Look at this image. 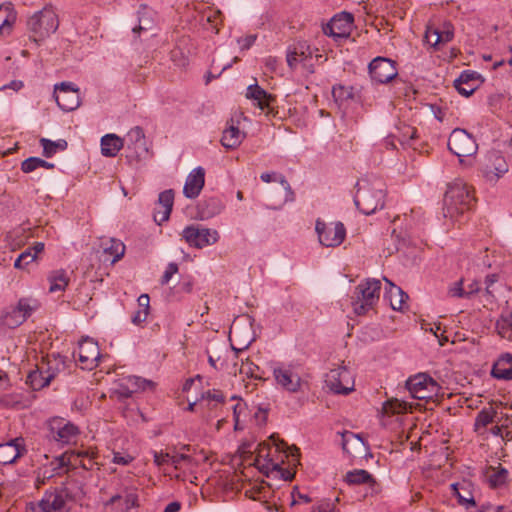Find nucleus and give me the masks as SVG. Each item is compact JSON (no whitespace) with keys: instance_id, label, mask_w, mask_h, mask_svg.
<instances>
[{"instance_id":"1","label":"nucleus","mask_w":512,"mask_h":512,"mask_svg":"<svg viewBox=\"0 0 512 512\" xmlns=\"http://www.w3.org/2000/svg\"><path fill=\"white\" fill-rule=\"evenodd\" d=\"M94 453L87 450H72L55 457L48 467L41 470L44 479L52 478L55 475H61L68 472L70 469H75L78 466L88 470L93 465Z\"/></svg>"},{"instance_id":"2","label":"nucleus","mask_w":512,"mask_h":512,"mask_svg":"<svg viewBox=\"0 0 512 512\" xmlns=\"http://www.w3.org/2000/svg\"><path fill=\"white\" fill-rule=\"evenodd\" d=\"M474 198L471 188L462 180H456L448 186L444 197V216L451 219L470 210Z\"/></svg>"},{"instance_id":"3","label":"nucleus","mask_w":512,"mask_h":512,"mask_svg":"<svg viewBox=\"0 0 512 512\" xmlns=\"http://www.w3.org/2000/svg\"><path fill=\"white\" fill-rule=\"evenodd\" d=\"M357 185L354 203L363 214L370 215L384 207L385 190L381 180H362Z\"/></svg>"},{"instance_id":"4","label":"nucleus","mask_w":512,"mask_h":512,"mask_svg":"<svg viewBox=\"0 0 512 512\" xmlns=\"http://www.w3.org/2000/svg\"><path fill=\"white\" fill-rule=\"evenodd\" d=\"M381 282L368 278L361 281L352 296V307L356 315H365L377 304L380 298Z\"/></svg>"},{"instance_id":"5","label":"nucleus","mask_w":512,"mask_h":512,"mask_svg":"<svg viewBox=\"0 0 512 512\" xmlns=\"http://www.w3.org/2000/svg\"><path fill=\"white\" fill-rule=\"evenodd\" d=\"M40 307L39 301L31 296L21 297L16 304L7 306L1 314L0 323L9 329L22 325Z\"/></svg>"},{"instance_id":"6","label":"nucleus","mask_w":512,"mask_h":512,"mask_svg":"<svg viewBox=\"0 0 512 512\" xmlns=\"http://www.w3.org/2000/svg\"><path fill=\"white\" fill-rule=\"evenodd\" d=\"M59 25L56 13L51 8H44L33 14L28 22V30L30 38L35 42H39L54 33Z\"/></svg>"},{"instance_id":"7","label":"nucleus","mask_w":512,"mask_h":512,"mask_svg":"<svg viewBox=\"0 0 512 512\" xmlns=\"http://www.w3.org/2000/svg\"><path fill=\"white\" fill-rule=\"evenodd\" d=\"M181 236L190 247L196 249L214 245L220 239V234L216 229L204 227L200 224L186 226L182 230Z\"/></svg>"},{"instance_id":"8","label":"nucleus","mask_w":512,"mask_h":512,"mask_svg":"<svg viewBox=\"0 0 512 512\" xmlns=\"http://www.w3.org/2000/svg\"><path fill=\"white\" fill-rule=\"evenodd\" d=\"M406 388L410 395L419 400H430L439 393V384L428 374L418 373L406 381Z\"/></svg>"},{"instance_id":"9","label":"nucleus","mask_w":512,"mask_h":512,"mask_svg":"<svg viewBox=\"0 0 512 512\" xmlns=\"http://www.w3.org/2000/svg\"><path fill=\"white\" fill-rule=\"evenodd\" d=\"M272 374L278 386L289 393H297L302 386V378L292 364L274 363Z\"/></svg>"},{"instance_id":"10","label":"nucleus","mask_w":512,"mask_h":512,"mask_svg":"<svg viewBox=\"0 0 512 512\" xmlns=\"http://www.w3.org/2000/svg\"><path fill=\"white\" fill-rule=\"evenodd\" d=\"M448 148L462 162L463 157H470L476 154L478 145L473 136L466 130L456 128L449 136Z\"/></svg>"},{"instance_id":"11","label":"nucleus","mask_w":512,"mask_h":512,"mask_svg":"<svg viewBox=\"0 0 512 512\" xmlns=\"http://www.w3.org/2000/svg\"><path fill=\"white\" fill-rule=\"evenodd\" d=\"M272 443L259 444L257 454L254 460L255 466L263 473L269 474L271 472H280L285 480H291L293 474L282 468V460L270 458Z\"/></svg>"},{"instance_id":"12","label":"nucleus","mask_w":512,"mask_h":512,"mask_svg":"<svg viewBox=\"0 0 512 512\" xmlns=\"http://www.w3.org/2000/svg\"><path fill=\"white\" fill-rule=\"evenodd\" d=\"M315 230L318 234L319 242L325 247L339 246L346 236V229L341 222L325 223L317 220Z\"/></svg>"},{"instance_id":"13","label":"nucleus","mask_w":512,"mask_h":512,"mask_svg":"<svg viewBox=\"0 0 512 512\" xmlns=\"http://www.w3.org/2000/svg\"><path fill=\"white\" fill-rule=\"evenodd\" d=\"M286 60L291 69L301 67L305 73H314L313 54L306 43L290 46L287 50Z\"/></svg>"},{"instance_id":"14","label":"nucleus","mask_w":512,"mask_h":512,"mask_svg":"<svg viewBox=\"0 0 512 512\" xmlns=\"http://www.w3.org/2000/svg\"><path fill=\"white\" fill-rule=\"evenodd\" d=\"M50 435L62 445L75 444L80 434L79 428L63 418H54L49 423Z\"/></svg>"},{"instance_id":"15","label":"nucleus","mask_w":512,"mask_h":512,"mask_svg":"<svg viewBox=\"0 0 512 512\" xmlns=\"http://www.w3.org/2000/svg\"><path fill=\"white\" fill-rule=\"evenodd\" d=\"M155 384L151 380H147L138 376H128L119 379L113 393L118 399H126L134 393L154 389Z\"/></svg>"},{"instance_id":"16","label":"nucleus","mask_w":512,"mask_h":512,"mask_svg":"<svg viewBox=\"0 0 512 512\" xmlns=\"http://www.w3.org/2000/svg\"><path fill=\"white\" fill-rule=\"evenodd\" d=\"M325 383L331 391L337 394H348L354 386L351 372L346 367L331 369L326 374Z\"/></svg>"},{"instance_id":"17","label":"nucleus","mask_w":512,"mask_h":512,"mask_svg":"<svg viewBox=\"0 0 512 512\" xmlns=\"http://www.w3.org/2000/svg\"><path fill=\"white\" fill-rule=\"evenodd\" d=\"M55 100L63 111L69 112L77 109L80 105V93L72 83L62 82L55 86Z\"/></svg>"},{"instance_id":"18","label":"nucleus","mask_w":512,"mask_h":512,"mask_svg":"<svg viewBox=\"0 0 512 512\" xmlns=\"http://www.w3.org/2000/svg\"><path fill=\"white\" fill-rule=\"evenodd\" d=\"M371 79L377 83L385 84L393 80L397 74L395 62L384 57H377L369 64Z\"/></svg>"},{"instance_id":"19","label":"nucleus","mask_w":512,"mask_h":512,"mask_svg":"<svg viewBox=\"0 0 512 512\" xmlns=\"http://www.w3.org/2000/svg\"><path fill=\"white\" fill-rule=\"evenodd\" d=\"M354 18L348 12L336 14L330 22L323 28L326 35L334 39H345L350 36L353 29Z\"/></svg>"},{"instance_id":"20","label":"nucleus","mask_w":512,"mask_h":512,"mask_svg":"<svg viewBox=\"0 0 512 512\" xmlns=\"http://www.w3.org/2000/svg\"><path fill=\"white\" fill-rule=\"evenodd\" d=\"M78 362L82 369L92 370L98 366L100 360V350L97 342L86 337L79 342Z\"/></svg>"},{"instance_id":"21","label":"nucleus","mask_w":512,"mask_h":512,"mask_svg":"<svg viewBox=\"0 0 512 512\" xmlns=\"http://www.w3.org/2000/svg\"><path fill=\"white\" fill-rule=\"evenodd\" d=\"M58 369L52 367L50 362H42L36 366V369L29 372L26 383L35 391L47 387L56 377Z\"/></svg>"},{"instance_id":"22","label":"nucleus","mask_w":512,"mask_h":512,"mask_svg":"<svg viewBox=\"0 0 512 512\" xmlns=\"http://www.w3.org/2000/svg\"><path fill=\"white\" fill-rule=\"evenodd\" d=\"M27 453L25 440L22 437L12 439L0 444V464L9 465L15 463Z\"/></svg>"},{"instance_id":"23","label":"nucleus","mask_w":512,"mask_h":512,"mask_svg":"<svg viewBox=\"0 0 512 512\" xmlns=\"http://www.w3.org/2000/svg\"><path fill=\"white\" fill-rule=\"evenodd\" d=\"M37 506L40 512H69L66 495L61 492H46Z\"/></svg>"},{"instance_id":"24","label":"nucleus","mask_w":512,"mask_h":512,"mask_svg":"<svg viewBox=\"0 0 512 512\" xmlns=\"http://www.w3.org/2000/svg\"><path fill=\"white\" fill-rule=\"evenodd\" d=\"M205 184V170L201 166L194 168L187 176L183 194L190 199L196 198Z\"/></svg>"},{"instance_id":"25","label":"nucleus","mask_w":512,"mask_h":512,"mask_svg":"<svg viewBox=\"0 0 512 512\" xmlns=\"http://www.w3.org/2000/svg\"><path fill=\"white\" fill-rule=\"evenodd\" d=\"M174 202L173 190H165L159 194L158 201L154 208V221L161 225L170 217Z\"/></svg>"},{"instance_id":"26","label":"nucleus","mask_w":512,"mask_h":512,"mask_svg":"<svg viewBox=\"0 0 512 512\" xmlns=\"http://www.w3.org/2000/svg\"><path fill=\"white\" fill-rule=\"evenodd\" d=\"M491 375L498 380H512V354L502 353L494 362Z\"/></svg>"},{"instance_id":"27","label":"nucleus","mask_w":512,"mask_h":512,"mask_svg":"<svg viewBox=\"0 0 512 512\" xmlns=\"http://www.w3.org/2000/svg\"><path fill=\"white\" fill-rule=\"evenodd\" d=\"M246 134L241 131L238 126L231 120L228 122L227 128L223 131L221 144L227 149L237 148L244 140Z\"/></svg>"},{"instance_id":"28","label":"nucleus","mask_w":512,"mask_h":512,"mask_svg":"<svg viewBox=\"0 0 512 512\" xmlns=\"http://www.w3.org/2000/svg\"><path fill=\"white\" fill-rule=\"evenodd\" d=\"M246 97L255 102V104L261 109H270L272 103L275 101L274 97L267 93L263 88H261L258 84H253L248 86Z\"/></svg>"},{"instance_id":"29","label":"nucleus","mask_w":512,"mask_h":512,"mask_svg":"<svg viewBox=\"0 0 512 512\" xmlns=\"http://www.w3.org/2000/svg\"><path fill=\"white\" fill-rule=\"evenodd\" d=\"M345 482L348 485H367L371 491H374V487L376 485V480L367 470L364 469H354L352 471H348L344 477Z\"/></svg>"},{"instance_id":"30","label":"nucleus","mask_w":512,"mask_h":512,"mask_svg":"<svg viewBox=\"0 0 512 512\" xmlns=\"http://www.w3.org/2000/svg\"><path fill=\"white\" fill-rule=\"evenodd\" d=\"M385 281L389 285V288H387L384 295L385 299L389 301L393 310H401L405 300L408 298V295L400 287L393 284L387 278H385Z\"/></svg>"},{"instance_id":"31","label":"nucleus","mask_w":512,"mask_h":512,"mask_svg":"<svg viewBox=\"0 0 512 512\" xmlns=\"http://www.w3.org/2000/svg\"><path fill=\"white\" fill-rule=\"evenodd\" d=\"M412 409V404L404 400L392 398L383 403L382 417H390L393 415L405 414Z\"/></svg>"},{"instance_id":"32","label":"nucleus","mask_w":512,"mask_h":512,"mask_svg":"<svg viewBox=\"0 0 512 512\" xmlns=\"http://www.w3.org/2000/svg\"><path fill=\"white\" fill-rule=\"evenodd\" d=\"M188 445H183L179 451L172 453V465L176 470H190L197 465L195 459L184 451H189Z\"/></svg>"},{"instance_id":"33","label":"nucleus","mask_w":512,"mask_h":512,"mask_svg":"<svg viewBox=\"0 0 512 512\" xmlns=\"http://www.w3.org/2000/svg\"><path fill=\"white\" fill-rule=\"evenodd\" d=\"M123 145V139L116 134H106L101 138V153L106 157H114Z\"/></svg>"},{"instance_id":"34","label":"nucleus","mask_w":512,"mask_h":512,"mask_svg":"<svg viewBox=\"0 0 512 512\" xmlns=\"http://www.w3.org/2000/svg\"><path fill=\"white\" fill-rule=\"evenodd\" d=\"M508 475V470L501 465L489 466L485 470L486 481L492 488L503 486L507 482Z\"/></svg>"},{"instance_id":"35","label":"nucleus","mask_w":512,"mask_h":512,"mask_svg":"<svg viewBox=\"0 0 512 512\" xmlns=\"http://www.w3.org/2000/svg\"><path fill=\"white\" fill-rule=\"evenodd\" d=\"M150 309V298L148 294H141L137 299V310L133 312L131 321L134 325H142L148 315Z\"/></svg>"},{"instance_id":"36","label":"nucleus","mask_w":512,"mask_h":512,"mask_svg":"<svg viewBox=\"0 0 512 512\" xmlns=\"http://www.w3.org/2000/svg\"><path fill=\"white\" fill-rule=\"evenodd\" d=\"M49 281V292L55 293L59 291H64L69 284L70 278L67 275V272L63 269L54 270L48 275Z\"/></svg>"},{"instance_id":"37","label":"nucleus","mask_w":512,"mask_h":512,"mask_svg":"<svg viewBox=\"0 0 512 512\" xmlns=\"http://www.w3.org/2000/svg\"><path fill=\"white\" fill-rule=\"evenodd\" d=\"M101 245L104 253L112 257V263L119 261L125 253V245L118 239H104Z\"/></svg>"},{"instance_id":"38","label":"nucleus","mask_w":512,"mask_h":512,"mask_svg":"<svg viewBox=\"0 0 512 512\" xmlns=\"http://www.w3.org/2000/svg\"><path fill=\"white\" fill-rule=\"evenodd\" d=\"M201 22L204 26L209 25L214 33H218V26L222 23V13L220 10L207 7L201 13Z\"/></svg>"},{"instance_id":"39","label":"nucleus","mask_w":512,"mask_h":512,"mask_svg":"<svg viewBox=\"0 0 512 512\" xmlns=\"http://www.w3.org/2000/svg\"><path fill=\"white\" fill-rule=\"evenodd\" d=\"M138 21V26L133 28L134 33L152 29L154 25V11L147 6H141L138 10Z\"/></svg>"},{"instance_id":"40","label":"nucleus","mask_w":512,"mask_h":512,"mask_svg":"<svg viewBox=\"0 0 512 512\" xmlns=\"http://www.w3.org/2000/svg\"><path fill=\"white\" fill-rule=\"evenodd\" d=\"M508 171V165L505 159L499 155H495L493 159V167L487 166L484 170L485 177L492 181L500 178Z\"/></svg>"},{"instance_id":"41","label":"nucleus","mask_w":512,"mask_h":512,"mask_svg":"<svg viewBox=\"0 0 512 512\" xmlns=\"http://www.w3.org/2000/svg\"><path fill=\"white\" fill-rule=\"evenodd\" d=\"M40 145L43 148V155L47 158L52 157L58 151H64L67 149L68 143L64 139L52 141L47 138L40 139Z\"/></svg>"},{"instance_id":"42","label":"nucleus","mask_w":512,"mask_h":512,"mask_svg":"<svg viewBox=\"0 0 512 512\" xmlns=\"http://www.w3.org/2000/svg\"><path fill=\"white\" fill-rule=\"evenodd\" d=\"M339 435L341 437L342 449L348 454L352 453V449H357L363 444L361 437L353 432L344 431L339 433Z\"/></svg>"},{"instance_id":"43","label":"nucleus","mask_w":512,"mask_h":512,"mask_svg":"<svg viewBox=\"0 0 512 512\" xmlns=\"http://www.w3.org/2000/svg\"><path fill=\"white\" fill-rule=\"evenodd\" d=\"M496 330L500 337L512 342V313L500 316L496 322Z\"/></svg>"},{"instance_id":"44","label":"nucleus","mask_w":512,"mask_h":512,"mask_svg":"<svg viewBox=\"0 0 512 512\" xmlns=\"http://www.w3.org/2000/svg\"><path fill=\"white\" fill-rule=\"evenodd\" d=\"M37 168L53 169L54 164L38 157H30L22 162L21 169L25 173H30Z\"/></svg>"},{"instance_id":"45","label":"nucleus","mask_w":512,"mask_h":512,"mask_svg":"<svg viewBox=\"0 0 512 512\" xmlns=\"http://www.w3.org/2000/svg\"><path fill=\"white\" fill-rule=\"evenodd\" d=\"M123 502L121 511H128L137 504V495L134 493H127L124 497L121 495H114L107 502V505H115Z\"/></svg>"},{"instance_id":"46","label":"nucleus","mask_w":512,"mask_h":512,"mask_svg":"<svg viewBox=\"0 0 512 512\" xmlns=\"http://www.w3.org/2000/svg\"><path fill=\"white\" fill-rule=\"evenodd\" d=\"M495 415L496 411L492 407L482 409L476 416L475 429L485 428L494 421Z\"/></svg>"},{"instance_id":"47","label":"nucleus","mask_w":512,"mask_h":512,"mask_svg":"<svg viewBox=\"0 0 512 512\" xmlns=\"http://www.w3.org/2000/svg\"><path fill=\"white\" fill-rule=\"evenodd\" d=\"M232 400H236L237 402L232 406L233 411V420H234V429L242 430L243 426L241 425V416L247 410L246 404L242 402L241 399H238L236 396L232 397Z\"/></svg>"},{"instance_id":"48","label":"nucleus","mask_w":512,"mask_h":512,"mask_svg":"<svg viewBox=\"0 0 512 512\" xmlns=\"http://www.w3.org/2000/svg\"><path fill=\"white\" fill-rule=\"evenodd\" d=\"M127 139L135 148L145 149V134L141 127L135 126L130 129L127 133Z\"/></svg>"},{"instance_id":"49","label":"nucleus","mask_w":512,"mask_h":512,"mask_svg":"<svg viewBox=\"0 0 512 512\" xmlns=\"http://www.w3.org/2000/svg\"><path fill=\"white\" fill-rule=\"evenodd\" d=\"M458 483L451 484L453 494L457 497L458 503L465 506L466 508L473 507L476 505L474 498L470 491L466 490L465 494L461 493Z\"/></svg>"},{"instance_id":"50","label":"nucleus","mask_w":512,"mask_h":512,"mask_svg":"<svg viewBox=\"0 0 512 512\" xmlns=\"http://www.w3.org/2000/svg\"><path fill=\"white\" fill-rule=\"evenodd\" d=\"M332 95L336 102L343 103L354 96L353 88L343 85L334 86L332 89Z\"/></svg>"},{"instance_id":"51","label":"nucleus","mask_w":512,"mask_h":512,"mask_svg":"<svg viewBox=\"0 0 512 512\" xmlns=\"http://www.w3.org/2000/svg\"><path fill=\"white\" fill-rule=\"evenodd\" d=\"M35 254L32 253V249H26L23 251L15 260L14 267L17 269H25L30 263L36 260Z\"/></svg>"},{"instance_id":"52","label":"nucleus","mask_w":512,"mask_h":512,"mask_svg":"<svg viewBox=\"0 0 512 512\" xmlns=\"http://www.w3.org/2000/svg\"><path fill=\"white\" fill-rule=\"evenodd\" d=\"M270 441L272 442L270 458H276L279 461L282 460V463H283L284 457H286L285 450H284V447H285L284 442L276 440V438L274 436L270 437Z\"/></svg>"},{"instance_id":"53","label":"nucleus","mask_w":512,"mask_h":512,"mask_svg":"<svg viewBox=\"0 0 512 512\" xmlns=\"http://www.w3.org/2000/svg\"><path fill=\"white\" fill-rule=\"evenodd\" d=\"M259 371H260V368L256 364H254L253 362L248 361V360L246 362H243L239 369L240 374H243L249 378H254V379L262 378L258 373Z\"/></svg>"},{"instance_id":"54","label":"nucleus","mask_w":512,"mask_h":512,"mask_svg":"<svg viewBox=\"0 0 512 512\" xmlns=\"http://www.w3.org/2000/svg\"><path fill=\"white\" fill-rule=\"evenodd\" d=\"M441 38V43L450 42L454 37V28L450 22H444L440 27H436Z\"/></svg>"},{"instance_id":"55","label":"nucleus","mask_w":512,"mask_h":512,"mask_svg":"<svg viewBox=\"0 0 512 512\" xmlns=\"http://www.w3.org/2000/svg\"><path fill=\"white\" fill-rule=\"evenodd\" d=\"M424 39L425 42L432 47H436L437 45L442 44L438 30L433 25L427 26Z\"/></svg>"},{"instance_id":"56","label":"nucleus","mask_w":512,"mask_h":512,"mask_svg":"<svg viewBox=\"0 0 512 512\" xmlns=\"http://www.w3.org/2000/svg\"><path fill=\"white\" fill-rule=\"evenodd\" d=\"M447 294L451 298H467L466 291L463 286V279L455 281L448 287Z\"/></svg>"},{"instance_id":"57","label":"nucleus","mask_w":512,"mask_h":512,"mask_svg":"<svg viewBox=\"0 0 512 512\" xmlns=\"http://www.w3.org/2000/svg\"><path fill=\"white\" fill-rule=\"evenodd\" d=\"M170 58L178 67H185L188 64V58L182 49L176 47L171 50Z\"/></svg>"},{"instance_id":"58","label":"nucleus","mask_w":512,"mask_h":512,"mask_svg":"<svg viewBox=\"0 0 512 512\" xmlns=\"http://www.w3.org/2000/svg\"><path fill=\"white\" fill-rule=\"evenodd\" d=\"M178 273V265L174 262H171L167 265L164 274L161 277V284L166 285L171 280V278Z\"/></svg>"},{"instance_id":"59","label":"nucleus","mask_w":512,"mask_h":512,"mask_svg":"<svg viewBox=\"0 0 512 512\" xmlns=\"http://www.w3.org/2000/svg\"><path fill=\"white\" fill-rule=\"evenodd\" d=\"M154 463L157 466H163L166 464L172 465V453L169 452H154Z\"/></svg>"},{"instance_id":"60","label":"nucleus","mask_w":512,"mask_h":512,"mask_svg":"<svg viewBox=\"0 0 512 512\" xmlns=\"http://www.w3.org/2000/svg\"><path fill=\"white\" fill-rule=\"evenodd\" d=\"M455 88L457 89L459 94H461L465 97H468V96L472 95L473 92L475 91L476 84L475 83H470V84L461 83L460 84V82L455 81Z\"/></svg>"},{"instance_id":"61","label":"nucleus","mask_w":512,"mask_h":512,"mask_svg":"<svg viewBox=\"0 0 512 512\" xmlns=\"http://www.w3.org/2000/svg\"><path fill=\"white\" fill-rule=\"evenodd\" d=\"M202 399L206 400L208 402L214 401L216 403H223L224 395L219 390H212V391H207L205 394H203Z\"/></svg>"},{"instance_id":"62","label":"nucleus","mask_w":512,"mask_h":512,"mask_svg":"<svg viewBox=\"0 0 512 512\" xmlns=\"http://www.w3.org/2000/svg\"><path fill=\"white\" fill-rule=\"evenodd\" d=\"M478 512H512L507 507L502 505H494L491 503L482 504Z\"/></svg>"},{"instance_id":"63","label":"nucleus","mask_w":512,"mask_h":512,"mask_svg":"<svg viewBox=\"0 0 512 512\" xmlns=\"http://www.w3.org/2000/svg\"><path fill=\"white\" fill-rule=\"evenodd\" d=\"M477 79H478V75L476 72L463 71L460 74L459 78L456 79L455 81L460 82V84L461 83H465V84L475 83L476 84Z\"/></svg>"},{"instance_id":"64","label":"nucleus","mask_w":512,"mask_h":512,"mask_svg":"<svg viewBox=\"0 0 512 512\" xmlns=\"http://www.w3.org/2000/svg\"><path fill=\"white\" fill-rule=\"evenodd\" d=\"M133 461V457L128 454H122L120 452L113 453L112 462L118 465H128Z\"/></svg>"}]
</instances>
